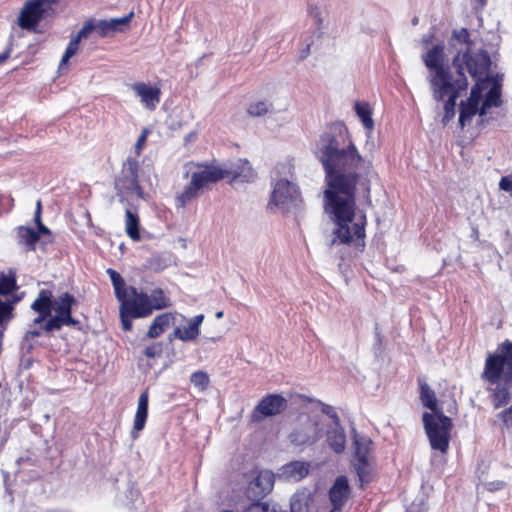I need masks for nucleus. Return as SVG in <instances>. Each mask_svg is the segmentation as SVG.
Listing matches in <instances>:
<instances>
[{
  "instance_id": "1",
  "label": "nucleus",
  "mask_w": 512,
  "mask_h": 512,
  "mask_svg": "<svg viewBox=\"0 0 512 512\" xmlns=\"http://www.w3.org/2000/svg\"><path fill=\"white\" fill-rule=\"evenodd\" d=\"M315 155L325 171L324 209L335 222L333 237L329 246L349 244L353 238L365 237L366 216L354 223L353 231L349 224L353 222L356 209L357 186L363 188L365 198L371 204L370 181L361 172L370 168L371 163L359 154L343 123H334L320 135Z\"/></svg>"
},
{
  "instance_id": "2",
  "label": "nucleus",
  "mask_w": 512,
  "mask_h": 512,
  "mask_svg": "<svg viewBox=\"0 0 512 512\" xmlns=\"http://www.w3.org/2000/svg\"><path fill=\"white\" fill-rule=\"evenodd\" d=\"M452 65L456 69L455 79L447 81L446 86L441 88L430 87L432 97L437 102H444V116L442 123L446 125L455 116V108L457 100L463 91L468 88V80L464 73V67H466L469 74L474 79H479L489 71L491 66L490 55L487 51H481L478 53H471L469 50L466 51L463 57H460V53H457L452 60Z\"/></svg>"
},
{
  "instance_id": "3",
  "label": "nucleus",
  "mask_w": 512,
  "mask_h": 512,
  "mask_svg": "<svg viewBox=\"0 0 512 512\" xmlns=\"http://www.w3.org/2000/svg\"><path fill=\"white\" fill-rule=\"evenodd\" d=\"M491 385H496L491 395L494 408L506 406L511 401L512 342L501 343L494 354H489L481 375Z\"/></svg>"
},
{
  "instance_id": "4",
  "label": "nucleus",
  "mask_w": 512,
  "mask_h": 512,
  "mask_svg": "<svg viewBox=\"0 0 512 512\" xmlns=\"http://www.w3.org/2000/svg\"><path fill=\"white\" fill-rule=\"evenodd\" d=\"M422 420L431 448L446 453L453 426L451 418L444 415L443 412H435V414L425 412Z\"/></svg>"
},
{
  "instance_id": "5",
  "label": "nucleus",
  "mask_w": 512,
  "mask_h": 512,
  "mask_svg": "<svg viewBox=\"0 0 512 512\" xmlns=\"http://www.w3.org/2000/svg\"><path fill=\"white\" fill-rule=\"evenodd\" d=\"M422 61L429 70L428 82L430 87L441 88L447 81L455 79L450 67L445 64V52L443 44H436L422 55Z\"/></svg>"
},
{
  "instance_id": "6",
  "label": "nucleus",
  "mask_w": 512,
  "mask_h": 512,
  "mask_svg": "<svg viewBox=\"0 0 512 512\" xmlns=\"http://www.w3.org/2000/svg\"><path fill=\"white\" fill-rule=\"evenodd\" d=\"M76 304V298L67 292L54 298L52 311L55 314H51V317L44 324V331L51 333L61 330L63 326H78L79 321L72 317V307Z\"/></svg>"
},
{
  "instance_id": "7",
  "label": "nucleus",
  "mask_w": 512,
  "mask_h": 512,
  "mask_svg": "<svg viewBox=\"0 0 512 512\" xmlns=\"http://www.w3.org/2000/svg\"><path fill=\"white\" fill-rule=\"evenodd\" d=\"M139 162L136 158L128 157L123 162L121 172L115 179V189L119 195L136 194L144 198V191L139 185Z\"/></svg>"
},
{
  "instance_id": "8",
  "label": "nucleus",
  "mask_w": 512,
  "mask_h": 512,
  "mask_svg": "<svg viewBox=\"0 0 512 512\" xmlns=\"http://www.w3.org/2000/svg\"><path fill=\"white\" fill-rule=\"evenodd\" d=\"M121 306L130 313L132 318H144L149 316L153 307L146 293L138 292L135 287L129 286L127 296L119 299Z\"/></svg>"
},
{
  "instance_id": "9",
  "label": "nucleus",
  "mask_w": 512,
  "mask_h": 512,
  "mask_svg": "<svg viewBox=\"0 0 512 512\" xmlns=\"http://www.w3.org/2000/svg\"><path fill=\"white\" fill-rule=\"evenodd\" d=\"M271 202L286 210L298 207L301 199L296 185L286 179L277 181L272 192Z\"/></svg>"
},
{
  "instance_id": "10",
  "label": "nucleus",
  "mask_w": 512,
  "mask_h": 512,
  "mask_svg": "<svg viewBox=\"0 0 512 512\" xmlns=\"http://www.w3.org/2000/svg\"><path fill=\"white\" fill-rule=\"evenodd\" d=\"M287 402L284 397L278 394H271L264 397L252 412V420L260 422L266 417L280 414L286 408Z\"/></svg>"
},
{
  "instance_id": "11",
  "label": "nucleus",
  "mask_w": 512,
  "mask_h": 512,
  "mask_svg": "<svg viewBox=\"0 0 512 512\" xmlns=\"http://www.w3.org/2000/svg\"><path fill=\"white\" fill-rule=\"evenodd\" d=\"M275 481L274 474L269 470H262L248 484L246 495L251 500H260L273 489Z\"/></svg>"
},
{
  "instance_id": "12",
  "label": "nucleus",
  "mask_w": 512,
  "mask_h": 512,
  "mask_svg": "<svg viewBox=\"0 0 512 512\" xmlns=\"http://www.w3.org/2000/svg\"><path fill=\"white\" fill-rule=\"evenodd\" d=\"M45 9L39 1L29 0L22 8L18 17V25L22 29L32 30L42 20Z\"/></svg>"
},
{
  "instance_id": "13",
  "label": "nucleus",
  "mask_w": 512,
  "mask_h": 512,
  "mask_svg": "<svg viewBox=\"0 0 512 512\" xmlns=\"http://www.w3.org/2000/svg\"><path fill=\"white\" fill-rule=\"evenodd\" d=\"M227 171L216 166H205L203 170L193 172L191 179H196L200 190L209 188L213 183L218 182L227 175Z\"/></svg>"
},
{
  "instance_id": "14",
  "label": "nucleus",
  "mask_w": 512,
  "mask_h": 512,
  "mask_svg": "<svg viewBox=\"0 0 512 512\" xmlns=\"http://www.w3.org/2000/svg\"><path fill=\"white\" fill-rule=\"evenodd\" d=\"M289 438L298 446L316 442L319 439L318 423L308 421L304 426L291 432Z\"/></svg>"
},
{
  "instance_id": "15",
  "label": "nucleus",
  "mask_w": 512,
  "mask_h": 512,
  "mask_svg": "<svg viewBox=\"0 0 512 512\" xmlns=\"http://www.w3.org/2000/svg\"><path fill=\"white\" fill-rule=\"evenodd\" d=\"M15 239L23 252H34L39 242V233L31 227L20 225L15 228Z\"/></svg>"
},
{
  "instance_id": "16",
  "label": "nucleus",
  "mask_w": 512,
  "mask_h": 512,
  "mask_svg": "<svg viewBox=\"0 0 512 512\" xmlns=\"http://www.w3.org/2000/svg\"><path fill=\"white\" fill-rule=\"evenodd\" d=\"M132 90L140 97L146 108L153 110L160 101V90L143 82L131 85Z\"/></svg>"
},
{
  "instance_id": "17",
  "label": "nucleus",
  "mask_w": 512,
  "mask_h": 512,
  "mask_svg": "<svg viewBox=\"0 0 512 512\" xmlns=\"http://www.w3.org/2000/svg\"><path fill=\"white\" fill-rule=\"evenodd\" d=\"M94 22L92 20H89L85 22L83 27L79 30L77 35L71 39L69 42L64 55L62 56V59L60 61L59 68L61 69L68 61L69 59L74 56L79 47V43L82 39L87 38V36L94 30Z\"/></svg>"
},
{
  "instance_id": "18",
  "label": "nucleus",
  "mask_w": 512,
  "mask_h": 512,
  "mask_svg": "<svg viewBox=\"0 0 512 512\" xmlns=\"http://www.w3.org/2000/svg\"><path fill=\"white\" fill-rule=\"evenodd\" d=\"M350 487L345 476L338 477L329 491L333 507H343L349 497Z\"/></svg>"
},
{
  "instance_id": "19",
  "label": "nucleus",
  "mask_w": 512,
  "mask_h": 512,
  "mask_svg": "<svg viewBox=\"0 0 512 512\" xmlns=\"http://www.w3.org/2000/svg\"><path fill=\"white\" fill-rule=\"evenodd\" d=\"M204 320V315L199 314L189 319L186 327H176L173 332V337L184 342L194 341L200 333V325Z\"/></svg>"
},
{
  "instance_id": "20",
  "label": "nucleus",
  "mask_w": 512,
  "mask_h": 512,
  "mask_svg": "<svg viewBox=\"0 0 512 512\" xmlns=\"http://www.w3.org/2000/svg\"><path fill=\"white\" fill-rule=\"evenodd\" d=\"M228 176L231 177V183L251 182L255 179L256 174L247 160L239 159L232 170H226Z\"/></svg>"
},
{
  "instance_id": "21",
  "label": "nucleus",
  "mask_w": 512,
  "mask_h": 512,
  "mask_svg": "<svg viewBox=\"0 0 512 512\" xmlns=\"http://www.w3.org/2000/svg\"><path fill=\"white\" fill-rule=\"evenodd\" d=\"M148 392L141 393L138 399L137 410L134 419L132 437L136 438L137 433L143 430L148 415Z\"/></svg>"
},
{
  "instance_id": "22",
  "label": "nucleus",
  "mask_w": 512,
  "mask_h": 512,
  "mask_svg": "<svg viewBox=\"0 0 512 512\" xmlns=\"http://www.w3.org/2000/svg\"><path fill=\"white\" fill-rule=\"evenodd\" d=\"M309 464L303 461H292L281 468V475L288 480L299 481L307 476Z\"/></svg>"
},
{
  "instance_id": "23",
  "label": "nucleus",
  "mask_w": 512,
  "mask_h": 512,
  "mask_svg": "<svg viewBox=\"0 0 512 512\" xmlns=\"http://www.w3.org/2000/svg\"><path fill=\"white\" fill-rule=\"evenodd\" d=\"M327 443L336 454H340L345 450L346 434L341 423L334 425L333 428L327 431Z\"/></svg>"
},
{
  "instance_id": "24",
  "label": "nucleus",
  "mask_w": 512,
  "mask_h": 512,
  "mask_svg": "<svg viewBox=\"0 0 512 512\" xmlns=\"http://www.w3.org/2000/svg\"><path fill=\"white\" fill-rule=\"evenodd\" d=\"M174 316L171 313H163L155 317L148 329V338H157L173 323Z\"/></svg>"
},
{
  "instance_id": "25",
  "label": "nucleus",
  "mask_w": 512,
  "mask_h": 512,
  "mask_svg": "<svg viewBox=\"0 0 512 512\" xmlns=\"http://www.w3.org/2000/svg\"><path fill=\"white\" fill-rule=\"evenodd\" d=\"M54 298L50 290L42 289L35 301L31 305V309L37 313H46L51 315Z\"/></svg>"
},
{
  "instance_id": "26",
  "label": "nucleus",
  "mask_w": 512,
  "mask_h": 512,
  "mask_svg": "<svg viewBox=\"0 0 512 512\" xmlns=\"http://www.w3.org/2000/svg\"><path fill=\"white\" fill-rule=\"evenodd\" d=\"M21 300L20 296L3 301L0 299V328L4 331L9 322L14 318V306Z\"/></svg>"
},
{
  "instance_id": "27",
  "label": "nucleus",
  "mask_w": 512,
  "mask_h": 512,
  "mask_svg": "<svg viewBox=\"0 0 512 512\" xmlns=\"http://www.w3.org/2000/svg\"><path fill=\"white\" fill-rule=\"evenodd\" d=\"M418 384L420 388V399L423 406L434 413L437 412V399L434 390L427 384L424 378H419Z\"/></svg>"
},
{
  "instance_id": "28",
  "label": "nucleus",
  "mask_w": 512,
  "mask_h": 512,
  "mask_svg": "<svg viewBox=\"0 0 512 512\" xmlns=\"http://www.w3.org/2000/svg\"><path fill=\"white\" fill-rule=\"evenodd\" d=\"M501 105V91L500 85L494 83L487 92L482 105L479 109V115L484 116L488 109L492 107H499Z\"/></svg>"
},
{
  "instance_id": "29",
  "label": "nucleus",
  "mask_w": 512,
  "mask_h": 512,
  "mask_svg": "<svg viewBox=\"0 0 512 512\" xmlns=\"http://www.w3.org/2000/svg\"><path fill=\"white\" fill-rule=\"evenodd\" d=\"M18 289L16 273L10 269L8 273H0V296H7Z\"/></svg>"
},
{
  "instance_id": "30",
  "label": "nucleus",
  "mask_w": 512,
  "mask_h": 512,
  "mask_svg": "<svg viewBox=\"0 0 512 512\" xmlns=\"http://www.w3.org/2000/svg\"><path fill=\"white\" fill-rule=\"evenodd\" d=\"M355 112L360 118L365 129H367L369 132L372 131L374 127V121L372 119V112L369 104L366 102H356Z\"/></svg>"
},
{
  "instance_id": "31",
  "label": "nucleus",
  "mask_w": 512,
  "mask_h": 512,
  "mask_svg": "<svg viewBox=\"0 0 512 512\" xmlns=\"http://www.w3.org/2000/svg\"><path fill=\"white\" fill-rule=\"evenodd\" d=\"M201 192L202 190L199 189L196 179H194V181L191 179L188 186H186L182 193L177 196V201L179 202L180 207H185L186 204L197 198Z\"/></svg>"
},
{
  "instance_id": "32",
  "label": "nucleus",
  "mask_w": 512,
  "mask_h": 512,
  "mask_svg": "<svg viewBox=\"0 0 512 512\" xmlns=\"http://www.w3.org/2000/svg\"><path fill=\"white\" fill-rule=\"evenodd\" d=\"M353 466L358 475L361 486L365 483H369L372 479V464L369 459L354 460Z\"/></svg>"
},
{
  "instance_id": "33",
  "label": "nucleus",
  "mask_w": 512,
  "mask_h": 512,
  "mask_svg": "<svg viewBox=\"0 0 512 512\" xmlns=\"http://www.w3.org/2000/svg\"><path fill=\"white\" fill-rule=\"evenodd\" d=\"M125 216H126V221H125L126 233L128 234V236L131 239H133L135 241L140 240L138 215L133 213L131 210L127 209Z\"/></svg>"
},
{
  "instance_id": "34",
  "label": "nucleus",
  "mask_w": 512,
  "mask_h": 512,
  "mask_svg": "<svg viewBox=\"0 0 512 512\" xmlns=\"http://www.w3.org/2000/svg\"><path fill=\"white\" fill-rule=\"evenodd\" d=\"M354 433H356L354 431ZM372 444L371 440L365 437H359L357 434H354V446H355V459L354 460H363L368 459V454L370 452V445Z\"/></svg>"
},
{
  "instance_id": "35",
  "label": "nucleus",
  "mask_w": 512,
  "mask_h": 512,
  "mask_svg": "<svg viewBox=\"0 0 512 512\" xmlns=\"http://www.w3.org/2000/svg\"><path fill=\"white\" fill-rule=\"evenodd\" d=\"M479 105L469 102L468 100L460 103L459 123L462 127L466 121L470 120L476 113H479Z\"/></svg>"
},
{
  "instance_id": "36",
  "label": "nucleus",
  "mask_w": 512,
  "mask_h": 512,
  "mask_svg": "<svg viewBox=\"0 0 512 512\" xmlns=\"http://www.w3.org/2000/svg\"><path fill=\"white\" fill-rule=\"evenodd\" d=\"M107 272L110 275L117 299L119 300L124 298V296H127L128 287L125 285V282L120 274L113 269H108Z\"/></svg>"
},
{
  "instance_id": "37",
  "label": "nucleus",
  "mask_w": 512,
  "mask_h": 512,
  "mask_svg": "<svg viewBox=\"0 0 512 512\" xmlns=\"http://www.w3.org/2000/svg\"><path fill=\"white\" fill-rule=\"evenodd\" d=\"M149 298H150V303H151V306L153 307V310L154 309H156V310L163 309L170 305L169 299L165 296L163 290L160 288L154 289L151 292V295L149 296Z\"/></svg>"
},
{
  "instance_id": "38",
  "label": "nucleus",
  "mask_w": 512,
  "mask_h": 512,
  "mask_svg": "<svg viewBox=\"0 0 512 512\" xmlns=\"http://www.w3.org/2000/svg\"><path fill=\"white\" fill-rule=\"evenodd\" d=\"M452 36H453V38H455L459 42L465 43L467 45V49L463 53L459 52L461 58L463 57L464 53L466 51H468V50L471 53H478V52H481V51H485L484 49H480L478 51H472L471 50V46H472L473 42L470 39V33H469V31L466 28H461L460 30H454L453 33H452Z\"/></svg>"
},
{
  "instance_id": "39",
  "label": "nucleus",
  "mask_w": 512,
  "mask_h": 512,
  "mask_svg": "<svg viewBox=\"0 0 512 512\" xmlns=\"http://www.w3.org/2000/svg\"><path fill=\"white\" fill-rule=\"evenodd\" d=\"M271 107L272 104L268 101H258L251 103L247 109V112L252 117H261L266 115L270 111Z\"/></svg>"
},
{
  "instance_id": "40",
  "label": "nucleus",
  "mask_w": 512,
  "mask_h": 512,
  "mask_svg": "<svg viewBox=\"0 0 512 512\" xmlns=\"http://www.w3.org/2000/svg\"><path fill=\"white\" fill-rule=\"evenodd\" d=\"M486 73H488V71ZM486 76H487V74L483 75L479 79H475L476 83L471 88L470 96L467 99L469 102H473L474 104H478L479 105L480 100L482 98V91L484 89V82H485V77Z\"/></svg>"
},
{
  "instance_id": "41",
  "label": "nucleus",
  "mask_w": 512,
  "mask_h": 512,
  "mask_svg": "<svg viewBox=\"0 0 512 512\" xmlns=\"http://www.w3.org/2000/svg\"><path fill=\"white\" fill-rule=\"evenodd\" d=\"M190 382L199 391H204L209 385V376L204 371H196L191 374Z\"/></svg>"
},
{
  "instance_id": "42",
  "label": "nucleus",
  "mask_w": 512,
  "mask_h": 512,
  "mask_svg": "<svg viewBox=\"0 0 512 512\" xmlns=\"http://www.w3.org/2000/svg\"><path fill=\"white\" fill-rule=\"evenodd\" d=\"M291 512H308V504L304 496L294 495L290 502Z\"/></svg>"
},
{
  "instance_id": "43",
  "label": "nucleus",
  "mask_w": 512,
  "mask_h": 512,
  "mask_svg": "<svg viewBox=\"0 0 512 512\" xmlns=\"http://www.w3.org/2000/svg\"><path fill=\"white\" fill-rule=\"evenodd\" d=\"M132 17H133V12H130L129 14H127L123 17L110 19L109 22L111 24V28H112L113 32L122 31V26H127Z\"/></svg>"
},
{
  "instance_id": "44",
  "label": "nucleus",
  "mask_w": 512,
  "mask_h": 512,
  "mask_svg": "<svg viewBox=\"0 0 512 512\" xmlns=\"http://www.w3.org/2000/svg\"><path fill=\"white\" fill-rule=\"evenodd\" d=\"M254 502L245 510V512H276L275 509H271L267 502H260L259 500H253Z\"/></svg>"
},
{
  "instance_id": "45",
  "label": "nucleus",
  "mask_w": 512,
  "mask_h": 512,
  "mask_svg": "<svg viewBox=\"0 0 512 512\" xmlns=\"http://www.w3.org/2000/svg\"><path fill=\"white\" fill-rule=\"evenodd\" d=\"M163 351V344L161 342H155L145 348L144 354L148 358H155L160 356Z\"/></svg>"
},
{
  "instance_id": "46",
  "label": "nucleus",
  "mask_w": 512,
  "mask_h": 512,
  "mask_svg": "<svg viewBox=\"0 0 512 512\" xmlns=\"http://www.w3.org/2000/svg\"><path fill=\"white\" fill-rule=\"evenodd\" d=\"M94 26H95L94 30L97 31V33L100 37H105L110 32H113L109 20H100L97 23H94Z\"/></svg>"
},
{
  "instance_id": "47",
  "label": "nucleus",
  "mask_w": 512,
  "mask_h": 512,
  "mask_svg": "<svg viewBox=\"0 0 512 512\" xmlns=\"http://www.w3.org/2000/svg\"><path fill=\"white\" fill-rule=\"evenodd\" d=\"M497 417L502 421L505 428H512V405L498 413Z\"/></svg>"
},
{
  "instance_id": "48",
  "label": "nucleus",
  "mask_w": 512,
  "mask_h": 512,
  "mask_svg": "<svg viewBox=\"0 0 512 512\" xmlns=\"http://www.w3.org/2000/svg\"><path fill=\"white\" fill-rule=\"evenodd\" d=\"M120 318H121V323H122V327L125 331H129L131 330L132 328V322H131V316H130V313H128V311H126V309H124V307H122L120 305Z\"/></svg>"
},
{
  "instance_id": "49",
  "label": "nucleus",
  "mask_w": 512,
  "mask_h": 512,
  "mask_svg": "<svg viewBox=\"0 0 512 512\" xmlns=\"http://www.w3.org/2000/svg\"><path fill=\"white\" fill-rule=\"evenodd\" d=\"M321 410L324 414H326L332 419L334 425H338L341 423L339 416L337 415L336 411L331 405L322 404Z\"/></svg>"
},
{
  "instance_id": "50",
  "label": "nucleus",
  "mask_w": 512,
  "mask_h": 512,
  "mask_svg": "<svg viewBox=\"0 0 512 512\" xmlns=\"http://www.w3.org/2000/svg\"><path fill=\"white\" fill-rule=\"evenodd\" d=\"M310 16L314 19L318 28H320L324 22L323 12L318 6H313L309 10Z\"/></svg>"
},
{
  "instance_id": "51",
  "label": "nucleus",
  "mask_w": 512,
  "mask_h": 512,
  "mask_svg": "<svg viewBox=\"0 0 512 512\" xmlns=\"http://www.w3.org/2000/svg\"><path fill=\"white\" fill-rule=\"evenodd\" d=\"M35 231L39 233V242L41 241V236L49 238L47 240L43 239L42 240V244H46V243H51L52 242L51 230L48 227H46L44 224H40L39 226H37V229Z\"/></svg>"
},
{
  "instance_id": "52",
  "label": "nucleus",
  "mask_w": 512,
  "mask_h": 512,
  "mask_svg": "<svg viewBox=\"0 0 512 512\" xmlns=\"http://www.w3.org/2000/svg\"><path fill=\"white\" fill-rule=\"evenodd\" d=\"M484 486L488 491L493 492V491L503 489L506 486V483L502 480H495V481L486 482L484 484Z\"/></svg>"
},
{
  "instance_id": "53",
  "label": "nucleus",
  "mask_w": 512,
  "mask_h": 512,
  "mask_svg": "<svg viewBox=\"0 0 512 512\" xmlns=\"http://www.w3.org/2000/svg\"><path fill=\"white\" fill-rule=\"evenodd\" d=\"M499 187L503 191L512 192V177H510V176L502 177L499 182Z\"/></svg>"
},
{
  "instance_id": "54",
  "label": "nucleus",
  "mask_w": 512,
  "mask_h": 512,
  "mask_svg": "<svg viewBox=\"0 0 512 512\" xmlns=\"http://www.w3.org/2000/svg\"><path fill=\"white\" fill-rule=\"evenodd\" d=\"M146 139H147V131L144 130L141 133V135L139 136V138H138V140H137V142L135 144V153H136L137 156L140 155L141 150H142V148H143V146H144V144L146 142Z\"/></svg>"
},
{
  "instance_id": "55",
  "label": "nucleus",
  "mask_w": 512,
  "mask_h": 512,
  "mask_svg": "<svg viewBox=\"0 0 512 512\" xmlns=\"http://www.w3.org/2000/svg\"><path fill=\"white\" fill-rule=\"evenodd\" d=\"M43 326H44V324L41 326L40 329L28 330L25 333L23 340L24 341H29V340H31V339H33L35 337L40 336L41 335V329L44 330Z\"/></svg>"
},
{
  "instance_id": "56",
  "label": "nucleus",
  "mask_w": 512,
  "mask_h": 512,
  "mask_svg": "<svg viewBox=\"0 0 512 512\" xmlns=\"http://www.w3.org/2000/svg\"><path fill=\"white\" fill-rule=\"evenodd\" d=\"M34 222L36 224V227L39 226L40 224H43L42 220H41V201L40 200L37 201L36 211L34 214Z\"/></svg>"
},
{
  "instance_id": "57",
  "label": "nucleus",
  "mask_w": 512,
  "mask_h": 512,
  "mask_svg": "<svg viewBox=\"0 0 512 512\" xmlns=\"http://www.w3.org/2000/svg\"><path fill=\"white\" fill-rule=\"evenodd\" d=\"M38 317H36L33 321L34 325H39L42 323H46V321L51 317V315H46V313H38Z\"/></svg>"
},
{
  "instance_id": "58",
  "label": "nucleus",
  "mask_w": 512,
  "mask_h": 512,
  "mask_svg": "<svg viewBox=\"0 0 512 512\" xmlns=\"http://www.w3.org/2000/svg\"><path fill=\"white\" fill-rule=\"evenodd\" d=\"M11 53V48H8L3 53H0V65H2L9 57Z\"/></svg>"
},
{
  "instance_id": "59",
  "label": "nucleus",
  "mask_w": 512,
  "mask_h": 512,
  "mask_svg": "<svg viewBox=\"0 0 512 512\" xmlns=\"http://www.w3.org/2000/svg\"><path fill=\"white\" fill-rule=\"evenodd\" d=\"M309 53H310V45H307V47L301 51L300 58L301 59L306 58L309 55Z\"/></svg>"
},
{
  "instance_id": "60",
  "label": "nucleus",
  "mask_w": 512,
  "mask_h": 512,
  "mask_svg": "<svg viewBox=\"0 0 512 512\" xmlns=\"http://www.w3.org/2000/svg\"><path fill=\"white\" fill-rule=\"evenodd\" d=\"M343 507H333L330 512H342Z\"/></svg>"
},
{
  "instance_id": "61",
  "label": "nucleus",
  "mask_w": 512,
  "mask_h": 512,
  "mask_svg": "<svg viewBox=\"0 0 512 512\" xmlns=\"http://www.w3.org/2000/svg\"><path fill=\"white\" fill-rule=\"evenodd\" d=\"M216 317H217L218 319L222 318V317H223V312H222V311L217 312V313H216Z\"/></svg>"
},
{
  "instance_id": "62",
  "label": "nucleus",
  "mask_w": 512,
  "mask_h": 512,
  "mask_svg": "<svg viewBox=\"0 0 512 512\" xmlns=\"http://www.w3.org/2000/svg\"><path fill=\"white\" fill-rule=\"evenodd\" d=\"M417 23H418V18H417V17H414V18L412 19V24H413V25H416Z\"/></svg>"
},
{
  "instance_id": "63",
  "label": "nucleus",
  "mask_w": 512,
  "mask_h": 512,
  "mask_svg": "<svg viewBox=\"0 0 512 512\" xmlns=\"http://www.w3.org/2000/svg\"><path fill=\"white\" fill-rule=\"evenodd\" d=\"M375 334H376L377 338L380 340V333L378 332L377 328H376V333Z\"/></svg>"
},
{
  "instance_id": "64",
  "label": "nucleus",
  "mask_w": 512,
  "mask_h": 512,
  "mask_svg": "<svg viewBox=\"0 0 512 512\" xmlns=\"http://www.w3.org/2000/svg\"><path fill=\"white\" fill-rule=\"evenodd\" d=\"M479 2H481L482 4H484L485 0H479Z\"/></svg>"
}]
</instances>
